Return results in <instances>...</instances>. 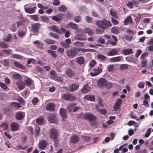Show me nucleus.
Returning a JSON list of instances; mask_svg holds the SVG:
<instances>
[{
	"instance_id": "obj_59",
	"label": "nucleus",
	"mask_w": 153,
	"mask_h": 153,
	"mask_svg": "<svg viewBox=\"0 0 153 153\" xmlns=\"http://www.w3.org/2000/svg\"><path fill=\"white\" fill-rule=\"evenodd\" d=\"M25 33L24 31L21 30L19 31L18 35L21 37H23L25 35Z\"/></svg>"
},
{
	"instance_id": "obj_51",
	"label": "nucleus",
	"mask_w": 153,
	"mask_h": 153,
	"mask_svg": "<svg viewBox=\"0 0 153 153\" xmlns=\"http://www.w3.org/2000/svg\"><path fill=\"white\" fill-rule=\"evenodd\" d=\"M98 58L102 61H104L107 58V57L102 54H99L97 55Z\"/></svg>"
},
{
	"instance_id": "obj_43",
	"label": "nucleus",
	"mask_w": 153,
	"mask_h": 153,
	"mask_svg": "<svg viewBox=\"0 0 153 153\" xmlns=\"http://www.w3.org/2000/svg\"><path fill=\"white\" fill-rule=\"evenodd\" d=\"M45 42L48 44H55V41L50 39H45Z\"/></svg>"
},
{
	"instance_id": "obj_12",
	"label": "nucleus",
	"mask_w": 153,
	"mask_h": 153,
	"mask_svg": "<svg viewBox=\"0 0 153 153\" xmlns=\"http://www.w3.org/2000/svg\"><path fill=\"white\" fill-rule=\"evenodd\" d=\"M16 85L19 89L22 90L25 87L24 82L21 80H19L16 82Z\"/></svg>"
},
{
	"instance_id": "obj_4",
	"label": "nucleus",
	"mask_w": 153,
	"mask_h": 153,
	"mask_svg": "<svg viewBox=\"0 0 153 153\" xmlns=\"http://www.w3.org/2000/svg\"><path fill=\"white\" fill-rule=\"evenodd\" d=\"M107 84V80L105 78H100L97 82V85L100 88H103L105 87Z\"/></svg>"
},
{
	"instance_id": "obj_37",
	"label": "nucleus",
	"mask_w": 153,
	"mask_h": 153,
	"mask_svg": "<svg viewBox=\"0 0 153 153\" xmlns=\"http://www.w3.org/2000/svg\"><path fill=\"white\" fill-rule=\"evenodd\" d=\"M68 25L72 29L76 30L78 29V27L77 25L73 23L72 22H70L68 24Z\"/></svg>"
},
{
	"instance_id": "obj_55",
	"label": "nucleus",
	"mask_w": 153,
	"mask_h": 153,
	"mask_svg": "<svg viewBox=\"0 0 153 153\" xmlns=\"http://www.w3.org/2000/svg\"><path fill=\"white\" fill-rule=\"evenodd\" d=\"M148 53H147L144 52L141 56L140 59L142 60H146V58L147 56Z\"/></svg>"
},
{
	"instance_id": "obj_6",
	"label": "nucleus",
	"mask_w": 153,
	"mask_h": 153,
	"mask_svg": "<svg viewBox=\"0 0 153 153\" xmlns=\"http://www.w3.org/2000/svg\"><path fill=\"white\" fill-rule=\"evenodd\" d=\"M40 26V25L39 23H35L32 25V30L34 34L35 35H37L38 33Z\"/></svg>"
},
{
	"instance_id": "obj_39",
	"label": "nucleus",
	"mask_w": 153,
	"mask_h": 153,
	"mask_svg": "<svg viewBox=\"0 0 153 153\" xmlns=\"http://www.w3.org/2000/svg\"><path fill=\"white\" fill-rule=\"evenodd\" d=\"M12 77L13 78L15 79L21 80L22 79V77L21 75L18 73H16L13 74L12 76Z\"/></svg>"
},
{
	"instance_id": "obj_62",
	"label": "nucleus",
	"mask_w": 153,
	"mask_h": 153,
	"mask_svg": "<svg viewBox=\"0 0 153 153\" xmlns=\"http://www.w3.org/2000/svg\"><path fill=\"white\" fill-rule=\"evenodd\" d=\"M74 21L77 22H79L81 21V18L80 16H75L74 19Z\"/></svg>"
},
{
	"instance_id": "obj_34",
	"label": "nucleus",
	"mask_w": 153,
	"mask_h": 153,
	"mask_svg": "<svg viewBox=\"0 0 153 153\" xmlns=\"http://www.w3.org/2000/svg\"><path fill=\"white\" fill-rule=\"evenodd\" d=\"M33 43L34 44L36 45L37 46H38L39 48H42L43 45V43L42 42L38 40L33 41Z\"/></svg>"
},
{
	"instance_id": "obj_50",
	"label": "nucleus",
	"mask_w": 153,
	"mask_h": 153,
	"mask_svg": "<svg viewBox=\"0 0 153 153\" xmlns=\"http://www.w3.org/2000/svg\"><path fill=\"white\" fill-rule=\"evenodd\" d=\"M14 64L15 66L17 67L20 68L22 69H24L25 67L21 64L19 63L17 61H15L14 62Z\"/></svg>"
},
{
	"instance_id": "obj_2",
	"label": "nucleus",
	"mask_w": 153,
	"mask_h": 153,
	"mask_svg": "<svg viewBox=\"0 0 153 153\" xmlns=\"http://www.w3.org/2000/svg\"><path fill=\"white\" fill-rule=\"evenodd\" d=\"M76 50L77 49L76 48H74L70 50H67L66 51L67 54L70 58H73L78 53Z\"/></svg>"
},
{
	"instance_id": "obj_44",
	"label": "nucleus",
	"mask_w": 153,
	"mask_h": 153,
	"mask_svg": "<svg viewBox=\"0 0 153 153\" xmlns=\"http://www.w3.org/2000/svg\"><path fill=\"white\" fill-rule=\"evenodd\" d=\"M48 53H50L52 57L54 58L55 59L57 57V55L56 52L55 51H52L51 50H48L47 51Z\"/></svg>"
},
{
	"instance_id": "obj_58",
	"label": "nucleus",
	"mask_w": 153,
	"mask_h": 153,
	"mask_svg": "<svg viewBox=\"0 0 153 153\" xmlns=\"http://www.w3.org/2000/svg\"><path fill=\"white\" fill-rule=\"evenodd\" d=\"M110 14L113 17L115 18L116 16V13L115 11L112 9H110Z\"/></svg>"
},
{
	"instance_id": "obj_45",
	"label": "nucleus",
	"mask_w": 153,
	"mask_h": 153,
	"mask_svg": "<svg viewBox=\"0 0 153 153\" xmlns=\"http://www.w3.org/2000/svg\"><path fill=\"white\" fill-rule=\"evenodd\" d=\"M128 65L126 64H123L120 65V70H124L127 69Z\"/></svg>"
},
{
	"instance_id": "obj_17",
	"label": "nucleus",
	"mask_w": 153,
	"mask_h": 153,
	"mask_svg": "<svg viewBox=\"0 0 153 153\" xmlns=\"http://www.w3.org/2000/svg\"><path fill=\"white\" fill-rule=\"evenodd\" d=\"M121 53L123 54L129 55L132 54L133 53V51L131 49L128 48L123 49L121 51Z\"/></svg>"
},
{
	"instance_id": "obj_63",
	"label": "nucleus",
	"mask_w": 153,
	"mask_h": 153,
	"mask_svg": "<svg viewBox=\"0 0 153 153\" xmlns=\"http://www.w3.org/2000/svg\"><path fill=\"white\" fill-rule=\"evenodd\" d=\"M97 41L99 43L103 44H104L105 42V40L102 37H100L98 39Z\"/></svg>"
},
{
	"instance_id": "obj_21",
	"label": "nucleus",
	"mask_w": 153,
	"mask_h": 153,
	"mask_svg": "<svg viewBox=\"0 0 153 153\" xmlns=\"http://www.w3.org/2000/svg\"><path fill=\"white\" fill-rule=\"evenodd\" d=\"M49 29L51 30L54 31L59 34L61 33V31L59 30V29L55 25L50 26L49 27Z\"/></svg>"
},
{
	"instance_id": "obj_22",
	"label": "nucleus",
	"mask_w": 153,
	"mask_h": 153,
	"mask_svg": "<svg viewBox=\"0 0 153 153\" xmlns=\"http://www.w3.org/2000/svg\"><path fill=\"white\" fill-rule=\"evenodd\" d=\"M66 74L68 76L71 78L74 76V72L70 69H68L65 72Z\"/></svg>"
},
{
	"instance_id": "obj_52",
	"label": "nucleus",
	"mask_w": 153,
	"mask_h": 153,
	"mask_svg": "<svg viewBox=\"0 0 153 153\" xmlns=\"http://www.w3.org/2000/svg\"><path fill=\"white\" fill-rule=\"evenodd\" d=\"M132 38V36L131 35H128L126 34L124 36V38L129 41H130L131 40Z\"/></svg>"
},
{
	"instance_id": "obj_53",
	"label": "nucleus",
	"mask_w": 153,
	"mask_h": 153,
	"mask_svg": "<svg viewBox=\"0 0 153 153\" xmlns=\"http://www.w3.org/2000/svg\"><path fill=\"white\" fill-rule=\"evenodd\" d=\"M35 135L36 137H37L39 134L40 128L39 126H36L35 127Z\"/></svg>"
},
{
	"instance_id": "obj_64",
	"label": "nucleus",
	"mask_w": 153,
	"mask_h": 153,
	"mask_svg": "<svg viewBox=\"0 0 153 153\" xmlns=\"http://www.w3.org/2000/svg\"><path fill=\"white\" fill-rule=\"evenodd\" d=\"M120 105L115 103L113 107V109L115 111H118L120 108Z\"/></svg>"
},
{
	"instance_id": "obj_54",
	"label": "nucleus",
	"mask_w": 153,
	"mask_h": 153,
	"mask_svg": "<svg viewBox=\"0 0 153 153\" xmlns=\"http://www.w3.org/2000/svg\"><path fill=\"white\" fill-rule=\"evenodd\" d=\"M60 44L65 48H68L70 47V45H69V44H68L64 42H60Z\"/></svg>"
},
{
	"instance_id": "obj_5",
	"label": "nucleus",
	"mask_w": 153,
	"mask_h": 153,
	"mask_svg": "<svg viewBox=\"0 0 153 153\" xmlns=\"http://www.w3.org/2000/svg\"><path fill=\"white\" fill-rule=\"evenodd\" d=\"M25 82L28 87L31 89L34 88V83L33 81L30 78H28L25 80Z\"/></svg>"
},
{
	"instance_id": "obj_8",
	"label": "nucleus",
	"mask_w": 153,
	"mask_h": 153,
	"mask_svg": "<svg viewBox=\"0 0 153 153\" xmlns=\"http://www.w3.org/2000/svg\"><path fill=\"white\" fill-rule=\"evenodd\" d=\"M79 87V85L75 84H73L71 85H69L68 88L67 87H65L64 88L67 89L69 91H74L77 89Z\"/></svg>"
},
{
	"instance_id": "obj_61",
	"label": "nucleus",
	"mask_w": 153,
	"mask_h": 153,
	"mask_svg": "<svg viewBox=\"0 0 153 153\" xmlns=\"http://www.w3.org/2000/svg\"><path fill=\"white\" fill-rule=\"evenodd\" d=\"M1 127H2L4 130H6L8 128L7 123H3L1 126Z\"/></svg>"
},
{
	"instance_id": "obj_7",
	"label": "nucleus",
	"mask_w": 153,
	"mask_h": 153,
	"mask_svg": "<svg viewBox=\"0 0 153 153\" xmlns=\"http://www.w3.org/2000/svg\"><path fill=\"white\" fill-rule=\"evenodd\" d=\"M85 119L90 121H94L96 119V117L91 114H85L84 116Z\"/></svg>"
},
{
	"instance_id": "obj_18",
	"label": "nucleus",
	"mask_w": 153,
	"mask_h": 153,
	"mask_svg": "<svg viewBox=\"0 0 153 153\" xmlns=\"http://www.w3.org/2000/svg\"><path fill=\"white\" fill-rule=\"evenodd\" d=\"M10 128L12 131H16L19 129V125L16 123L13 122L11 124Z\"/></svg>"
},
{
	"instance_id": "obj_14",
	"label": "nucleus",
	"mask_w": 153,
	"mask_h": 153,
	"mask_svg": "<svg viewBox=\"0 0 153 153\" xmlns=\"http://www.w3.org/2000/svg\"><path fill=\"white\" fill-rule=\"evenodd\" d=\"M60 115L63 118V120H65L67 118V115L65 110L63 108H61L59 110Z\"/></svg>"
},
{
	"instance_id": "obj_41",
	"label": "nucleus",
	"mask_w": 153,
	"mask_h": 153,
	"mask_svg": "<svg viewBox=\"0 0 153 153\" xmlns=\"http://www.w3.org/2000/svg\"><path fill=\"white\" fill-rule=\"evenodd\" d=\"M1 63L4 66H8L9 65V61L8 60L4 59L1 61Z\"/></svg>"
},
{
	"instance_id": "obj_33",
	"label": "nucleus",
	"mask_w": 153,
	"mask_h": 153,
	"mask_svg": "<svg viewBox=\"0 0 153 153\" xmlns=\"http://www.w3.org/2000/svg\"><path fill=\"white\" fill-rule=\"evenodd\" d=\"M33 43L34 44L36 45L37 46H38L39 48H42L43 45V43L42 42L38 40L33 41Z\"/></svg>"
},
{
	"instance_id": "obj_31",
	"label": "nucleus",
	"mask_w": 153,
	"mask_h": 153,
	"mask_svg": "<svg viewBox=\"0 0 153 153\" xmlns=\"http://www.w3.org/2000/svg\"><path fill=\"white\" fill-rule=\"evenodd\" d=\"M84 98L86 100L92 101H94L95 100V97L94 96L90 95L85 96L84 97Z\"/></svg>"
},
{
	"instance_id": "obj_40",
	"label": "nucleus",
	"mask_w": 153,
	"mask_h": 153,
	"mask_svg": "<svg viewBox=\"0 0 153 153\" xmlns=\"http://www.w3.org/2000/svg\"><path fill=\"white\" fill-rule=\"evenodd\" d=\"M50 75L51 78L54 79L56 76V74L55 71L51 70L50 72Z\"/></svg>"
},
{
	"instance_id": "obj_19",
	"label": "nucleus",
	"mask_w": 153,
	"mask_h": 153,
	"mask_svg": "<svg viewBox=\"0 0 153 153\" xmlns=\"http://www.w3.org/2000/svg\"><path fill=\"white\" fill-rule=\"evenodd\" d=\"M118 52V50L117 48H114L110 51L107 53V55L109 56H114Z\"/></svg>"
},
{
	"instance_id": "obj_10",
	"label": "nucleus",
	"mask_w": 153,
	"mask_h": 153,
	"mask_svg": "<svg viewBox=\"0 0 153 153\" xmlns=\"http://www.w3.org/2000/svg\"><path fill=\"white\" fill-rule=\"evenodd\" d=\"M25 6L26 5L24 6V8L25 11L26 13L29 14H32L35 12L36 7H33L27 8L25 7Z\"/></svg>"
},
{
	"instance_id": "obj_20",
	"label": "nucleus",
	"mask_w": 153,
	"mask_h": 153,
	"mask_svg": "<svg viewBox=\"0 0 153 153\" xmlns=\"http://www.w3.org/2000/svg\"><path fill=\"white\" fill-rule=\"evenodd\" d=\"M91 88L89 87L88 84L85 85L81 89V92L82 93H86L91 90Z\"/></svg>"
},
{
	"instance_id": "obj_1",
	"label": "nucleus",
	"mask_w": 153,
	"mask_h": 153,
	"mask_svg": "<svg viewBox=\"0 0 153 153\" xmlns=\"http://www.w3.org/2000/svg\"><path fill=\"white\" fill-rule=\"evenodd\" d=\"M49 133L50 138L53 139L56 143L58 135L57 131L55 129L51 128L50 131Z\"/></svg>"
},
{
	"instance_id": "obj_27",
	"label": "nucleus",
	"mask_w": 153,
	"mask_h": 153,
	"mask_svg": "<svg viewBox=\"0 0 153 153\" xmlns=\"http://www.w3.org/2000/svg\"><path fill=\"white\" fill-rule=\"evenodd\" d=\"M76 105L75 103H70L67 106V108L70 112H72L74 107Z\"/></svg>"
},
{
	"instance_id": "obj_49",
	"label": "nucleus",
	"mask_w": 153,
	"mask_h": 153,
	"mask_svg": "<svg viewBox=\"0 0 153 153\" xmlns=\"http://www.w3.org/2000/svg\"><path fill=\"white\" fill-rule=\"evenodd\" d=\"M58 9L59 10L62 12H65L67 10L66 7L63 5H62L58 7Z\"/></svg>"
},
{
	"instance_id": "obj_60",
	"label": "nucleus",
	"mask_w": 153,
	"mask_h": 153,
	"mask_svg": "<svg viewBox=\"0 0 153 153\" xmlns=\"http://www.w3.org/2000/svg\"><path fill=\"white\" fill-rule=\"evenodd\" d=\"M96 64V62L94 60H92L89 63V66L91 68L93 67Z\"/></svg>"
},
{
	"instance_id": "obj_48",
	"label": "nucleus",
	"mask_w": 153,
	"mask_h": 153,
	"mask_svg": "<svg viewBox=\"0 0 153 153\" xmlns=\"http://www.w3.org/2000/svg\"><path fill=\"white\" fill-rule=\"evenodd\" d=\"M11 40V37L10 34H7L6 36H5L4 40L6 42H9Z\"/></svg>"
},
{
	"instance_id": "obj_23",
	"label": "nucleus",
	"mask_w": 153,
	"mask_h": 153,
	"mask_svg": "<svg viewBox=\"0 0 153 153\" xmlns=\"http://www.w3.org/2000/svg\"><path fill=\"white\" fill-rule=\"evenodd\" d=\"M84 33L82 34L81 35L80 34L77 35L75 36V38L79 40H85L87 38L84 36Z\"/></svg>"
},
{
	"instance_id": "obj_47",
	"label": "nucleus",
	"mask_w": 153,
	"mask_h": 153,
	"mask_svg": "<svg viewBox=\"0 0 153 153\" xmlns=\"http://www.w3.org/2000/svg\"><path fill=\"white\" fill-rule=\"evenodd\" d=\"M104 28H98L96 30V32L97 34H101L103 33L104 31Z\"/></svg>"
},
{
	"instance_id": "obj_32",
	"label": "nucleus",
	"mask_w": 153,
	"mask_h": 153,
	"mask_svg": "<svg viewBox=\"0 0 153 153\" xmlns=\"http://www.w3.org/2000/svg\"><path fill=\"white\" fill-rule=\"evenodd\" d=\"M48 120L49 122L52 123H55L56 122V120L54 115L49 116Z\"/></svg>"
},
{
	"instance_id": "obj_3",
	"label": "nucleus",
	"mask_w": 153,
	"mask_h": 153,
	"mask_svg": "<svg viewBox=\"0 0 153 153\" xmlns=\"http://www.w3.org/2000/svg\"><path fill=\"white\" fill-rule=\"evenodd\" d=\"M62 97L64 100L67 101H72L75 100L74 97L73 96L72 94L68 93L64 94L62 96Z\"/></svg>"
},
{
	"instance_id": "obj_38",
	"label": "nucleus",
	"mask_w": 153,
	"mask_h": 153,
	"mask_svg": "<svg viewBox=\"0 0 153 153\" xmlns=\"http://www.w3.org/2000/svg\"><path fill=\"white\" fill-rule=\"evenodd\" d=\"M0 87L5 91L8 90L7 85L3 82H0Z\"/></svg>"
},
{
	"instance_id": "obj_36",
	"label": "nucleus",
	"mask_w": 153,
	"mask_h": 153,
	"mask_svg": "<svg viewBox=\"0 0 153 153\" xmlns=\"http://www.w3.org/2000/svg\"><path fill=\"white\" fill-rule=\"evenodd\" d=\"M103 19L101 20H98L97 21V25L101 28H103V24L104 22Z\"/></svg>"
},
{
	"instance_id": "obj_11",
	"label": "nucleus",
	"mask_w": 153,
	"mask_h": 153,
	"mask_svg": "<svg viewBox=\"0 0 153 153\" xmlns=\"http://www.w3.org/2000/svg\"><path fill=\"white\" fill-rule=\"evenodd\" d=\"M25 112L22 111H18L16 114V118L18 120H20L22 119L25 117Z\"/></svg>"
},
{
	"instance_id": "obj_25",
	"label": "nucleus",
	"mask_w": 153,
	"mask_h": 153,
	"mask_svg": "<svg viewBox=\"0 0 153 153\" xmlns=\"http://www.w3.org/2000/svg\"><path fill=\"white\" fill-rule=\"evenodd\" d=\"M122 57L121 56L113 57L110 59V61L111 62H119L121 60Z\"/></svg>"
},
{
	"instance_id": "obj_57",
	"label": "nucleus",
	"mask_w": 153,
	"mask_h": 153,
	"mask_svg": "<svg viewBox=\"0 0 153 153\" xmlns=\"http://www.w3.org/2000/svg\"><path fill=\"white\" fill-rule=\"evenodd\" d=\"M107 68L108 71L110 72L114 70V65L113 64L109 65L107 66Z\"/></svg>"
},
{
	"instance_id": "obj_16",
	"label": "nucleus",
	"mask_w": 153,
	"mask_h": 153,
	"mask_svg": "<svg viewBox=\"0 0 153 153\" xmlns=\"http://www.w3.org/2000/svg\"><path fill=\"white\" fill-rule=\"evenodd\" d=\"M79 137L76 135L71 136L70 139V142L72 143H77L79 141Z\"/></svg>"
},
{
	"instance_id": "obj_28",
	"label": "nucleus",
	"mask_w": 153,
	"mask_h": 153,
	"mask_svg": "<svg viewBox=\"0 0 153 153\" xmlns=\"http://www.w3.org/2000/svg\"><path fill=\"white\" fill-rule=\"evenodd\" d=\"M132 22L131 17L130 16H127L124 21V25H127L128 23H131Z\"/></svg>"
},
{
	"instance_id": "obj_56",
	"label": "nucleus",
	"mask_w": 153,
	"mask_h": 153,
	"mask_svg": "<svg viewBox=\"0 0 153 153\" xmlns=\"http://www.w3.org/2000/svg\"><path fill=\"white\" fill-rule=\"evenodd\" d=\"M0 47L2 48H6L8 47V45L3 42H0Z\"/></svg>"
},
{
	"instance_id": "obj_26",
	"label": "nucleus",
	"mask_w": 153,
	"mask_h": 153,
	"mask_svg": "<svg viewBox=\"0 0 153 153\" xmlns=\"http://www.w3.org/2000/svg\"><path fill=\"white\" fill-rule=\"evenodd\" d=\"M103 20L104 21L103 26V28L105 29L108 27L111 26L112 24L110 21H107L105 19H103Z\"/></svg>"
},
{
	"instance_id": "obj_29",
	"label": "nucleus",
	"mask_w": 153,
	"mask_h": 153,
	"mask_svg": "<svg viewBox=\"0 0 153 153\" xmlns=\"http://www.w3.org/2000/svg\"><path fill=\"white\" fill-rule=\"evenodd\" d=\"M12 107L15 108L16 109H18L21 107L20 103L17 102H13L11 104Z\"/></svg>"
},
{
	"instance_id": "obj_24",
	"label": "nucleus",
	"mask_w": 153,
	"mask_h": 153,
	"mask_svg": "<svg viewBox=\"0 0 153 153\" xmlns=\"http://www.w3.org/2000/svg\"><path fill=\"white\" fill-rule=\"evenodd\" d=\"M63 14H61L58 15V16H53L52 19L53 20L57 22L60 21L63 18Z\"/></svg>"
},
{
	"instance_id": "obj_35",
	"label": "nucleus",
	"mask_w": 153,
	"mask_h": 153,
	"mask_svg": "<svg viewBox=\"0 0 153 153\" xmlns=\"http://www.w3.org/2000/svg\"><path fill=\"white\" fill-rule=\"evenodd\" d=\"M64 77V75H59L57 76L54 79L57 81H60L61 82H63L64 81L63 79Z\"/></svg>"
},
{
	"instance_id": "obj_30",
	"label": "nucleus",
	"mask_w": 153,
	"mask_h": 153,
	"mask_svg": "<svg viewBox=\"0 0 153 153\" xmlns=\"http://www.w3.org/2000/svg\"><path fill=\"white\" fill-rule=\"evenodd\" d=\"M84 31L85 33H87L89 35H91L94 34V32L90 28L86 27L84 29Z\"/></svg>"
},
{
	"instance_id": "obj_9",
	"label": "nucleus",
	"mask_w": 153,
	"mask_h": 153,
	"mask_svg": "<svg viewBox=\"0 0 153 153\" xmlns=\"http://www.w3.org/2000/svg\"><path fill=\"white\" fill-rule=\"evenodd\" d=\"M94 70V72L90 73L91 75L93 76H95L98 75L102 71V68L99 67H98L97 68H95Z\"/></svg>"
},
{
	"instance_id": "obj_46",
	"label": "nucleus",
	"mask_w": 153,
	"mask_h": 153,
	"mask_svg": "<svg viewBox=\"0 0 153 153\" xmlns=\"http://www.w3.org/2000/svg\"><path fill=\"white\" fill-rule=\"evenodd\" d=\"M36 123L39 125H41L44 122L43 118H39L36 120Z\"/></svg>"
},
{
	"instance_id": "obj_42",
	"label": "nucleus",
	"mask_w": 153,
	"mask_h": 153,
	"mask_svg": "<svg viewBox=\"0 0 153 153\" xmlns=\"http://www.w3.org/2000/svg\"><path fill=\"white\" fill-rule=\"evenodd\" d=\"M77 62L80 65L83 64L84 62V59L83 57L81 56L77 58Z\"/></svg>"
},
{
	"instance_id": "obj_13",
	"label": "nucleus",
	"mask_w": 153,
	"mask_h": 153,
	"mask_svg": "<svg viewBox=\"0 0 153 153\" xmlns=\"http://www.w3.org/2000/svg\"><path fill=\"white\" fill-rule=\"evenodd\" d=\"M47 142L46 140H43L39 143V148L41 150H43L47 146Z\"/></svg>"
},
{
	"instance_id": "obj_15",
	"label": "nucleus",
	"mask_w": 153,
	"mask_h": 153,
	"mask_svg": "<svg viewBox=\"0 0 153 153\" xmlns=\"http://www.w3.org/2000/svg\"><path fill=\"white\" fill-rule=\"evenodd\" d=\"M55 106L54 104L53 103H49L47 105L46 108L47 110L50 111H54Z\"/></svg>"
}]
</instances>
